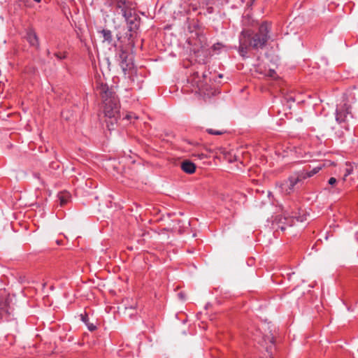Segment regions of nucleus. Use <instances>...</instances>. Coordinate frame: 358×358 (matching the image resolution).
<instances>
[{"label":"nucleus","mask_w":358,"mask_h":358,"mask_svg":"<svg viewBox=\"0 0 358 358\" xmlns=\"http://www.w3.org/2000/svg\"><path fill=\"white\" fill-rule=\"evenodd\" d=\"M7 302L3 299H0V319L4 315L8 314Z\"/></svg>","instance_id":"16"},{"label":"nucleus","mask_w":358,"mask_h":358,"mask_svg":"<svg viewBox=\"0 0 358 358\" xmlns=\"http://www.w3.org/2000/svg\"><path fill=\"white\" fill-rule=\"evenodd\" d=\"M283 213V217L277 216L275 222L273 223V225H275L277 229H280L282 231L286 229L287 226L292 227L294 224L295 220L302 222L306 220L305 215H298L299 213L289 209L285 210Z\"/></svg>","instance_id":"3"},{"label":"nucleus","mask_w":358,"mask_h":358,"mask_svg":"<svg viewBox=\"0 0 358 358\" xmlns=\"http://www.w3.org/2000/svg\"><path fill=\"white\" fill-rule=\"evenodd\" d=\"M25 38L31 46L34 47L36 49L39 48L40 44L38 37L33 28H29L27 30Z\"/></svg>","instance_id":"10"},{"label":"nucleus","mask_w":358,"mask_h":358,"mask_svg":"<svg viewBox=\"0 0 358 358\" xmlns=\"http://www.w3.org/2000/svg\"><path fill=\"white\" fill-rule=\"evenodd\" d=\"M353 171L352 167H347L345 171L343 180H345V178L350 176Z\"/></svg>","instance_id":"20"},{"label":"nucleus","mask_w":358,"mask_h":358,"mask_svg":"<svg viewBox=\"0 0 358 358\" xmlns=\"http://www.w3.org/2000/svg\"><path fill=\"white\" fill-rule=\"evenodd\" d=\"M348 116L353 117L351 113V106L349 104L345 103L343 105L337 106L336 110V120L338 124L345 123Z\"/></svg>","instance_id":"6"},{"label":"nucleus","mask_w":358,"mask_h":358,"mask_svg":"<svg viewBox=\"0 0 358 358\" xmlns=\"http://www.w3.org/2000/svg\"><path fill=\"white\" fill-rule=\"evenodd\" d=\"M101 33L105 41L110 43L113 41L112 32L108 29H103Z\"/></svg>","instance_id":"17"},{"label":"nucleus","mask_w":358,"mask_h":358,"mask_svg":"<svg viewBox=\"0 0 358 358\" xmlns=\"http://www.w3.org/2000/svg\"><path fill=\"white\" fill-rule=\"evenodd\" d=\"M58 199L61 206L66 205L71 199V195L68 192H61L58 194Z\"/></svg>","instance_id":"13"},{"label":"nucleus","mask_w":358,"mask_h":358,"mask_svg":"<svg viewBox=\"0 0 358 358\" xmlns=\"http://www.w3.org/2000/svg\"><path fill=\"white\" fill-rule=\"evenodd\" d=\"M124 119H127L128 120H131L132 119H137V116L135 115L134 113H127L125 117H124Z\"/></svg>","instance_id":"21"},{"label":"nucleus","mask_w":358,"mask_h":358,"mask_svg":"<svg viewBox=\"0 0 358 358\" xmlns=\"http://www.w3.org/2000/svg\"><path fill=\"white\" fill-rule=\"evenodd\" d=\"M188 30L189 32H194L201 42L205 41V34L203 27L198 19H192L188 21Z\"/></svg>","instance_id":"7"},{"label":"nucleus","mask_w":358,"mask_h":358,"mask_svg":"<svg viewBox=\"0 0 358 358\" xmlns=\"http://www.w3.org/2000/svg\"><path fill=\"white\" fill-rule=\"evenodd\" d=\"M181 169L187 174H192L196 171V165L189 160H184L180 164Z\"/></svg>","instance_id":"12"},{"label":"nucleus","mask_w":358,"mask_h":358,"mask_svg":"<svg viewBox=\"0 0 358 358\" xmlns=\"http://www.w3.org/2000/svg\"><path fill=\"white\" fill-rule=\"evenodd\" d=\"M206 132L210 135H222L226 133L225 130H215L213 129H207Z\"/></svg>","instance_id":"18"},{"label":"nucleus","mask_w":358,"mask_h":358,"mask_svg":"<svg viewBox=\"0 0 358 358\" xmlns=\"http://www.w3.org/2000/svg\"><path fill=\"white\" fill-rule=\"evenodd\" d=\"M128 24V29L130 31H136L140 25V18L137 16H132L131 11L127 16L124 17Z\"/></svg>","instance_id":"11"},{"label":"nucleus","mask_w":358,"mask_h":358,"mask_svg":"<svg viewBox=\"0 0 358 358\" xmlns=\"http://www.w3.org/2000/svg\"><path fill=\"white\" fill-rule=\"evenodd\" d=\"M321 166H317L316 167H314L310 171L303 169L301 171V173H303V176H304L305 179H307L308 178L313 176L315 174L317 173L321 170Z\"/></svg>","instance_id":"14"},{"label":"nucleus","mask_w":358,"mask_h":358,"mask_svg":"<svg viewBox=\"0 0 358 358\" xmlns=\"http://www.w3.org/2000/svg\"><path fill=\"white\" fill-rule=\"evenodd\" d=\"M54 55L57 57V59H58L59 60H62L67 57V52H55L54 54Z\"/></svg>","instance_id":"19"},{"label":"nucleus","mask_w":358,"mask_h":358,"mask_svg":"<svg viewBox=\"0 0 358 358\" xmlns=\"http://www.w3.org/2000/svg\"><path fill=\"white\" fill-rule=\"evenodd\" d=\"M328 183L331 186H334L337 183V180L335 178L331 177L329 179Z\"/></svg>","instance_id":"23"},{"label":"nucleus","mask_w":358,"mask_h":358,"mask_svg":"<svg viewBox=\"0 0 358 358\" xmlns=\"http://www.w3.org/2000/svg\"><path fill=\"white\" fill-rule=\"evenodd\" d=\"M36 2L39 3L41 0H34Z\"/></svg>","instance_id":"29"},{"label":"nucleus","mask_w":358,"mask_h":358,"mask_svg":"<svg viewBox=\"0 0 358 358\" xmlns=\"http://www.w3.org/2000/svg\"><path fill=\"white\" fill-rule=\"evenodd\" d=\"M196 87L199 88V90H200L202 87H203V84H202V82L201 81H196Z\"/></svg>","instance_id":"25"},{"label":"nucleus","mask_w":358,"mask_h":358,"mask_svg":"<svg viewBox=\"0 0 358 358\" xmlns=\"http://www.w3.org/2000/svg\"><path fill=\"white\" fill-rule=\"evenodd\" d=\"M211 9H212V8H208V12H209V13H211V12H212V11H211Z\"/></svg>","instance_id":"27"},{"label":"nucleus","mask_w":358,"mask_h":358,"mask_svg":"<svg viewBox=\"0 0 358 358\" xmlns=\"http://www.w3.org/2000/svg\"><path fill=\"white\" fill-rule=\"evenodd\" d=\"M194 76H196V78H199V73L198 72L194 73Z\"/></svg>","instance_id":"26"},{"label":"nucleus","mask_w":358,"mask_h":358,"mask_svg":"<svg viewBox=\"0 0 358 358\" xmlns=\"http://www.w3.org/2000/svg\"><path fill=\"white\" fill-rule=\"evenodd\" d=\"M332 129L334 131V138L335 140L341 143H344L345 141V133L348 131V126L338 124L336 127H334Z\"/></svg>","instance_id":"9"},{"label":"nucleus","mask_w":358,"mask_h":358,"mask_svg":"<svg viewBox=\"0 0 358 358\" xmlns=\"http://www.w3.org/2000/svg\"><path fill=\"white\" fill-rule=\"evenodd\" d=\"M80 319L86 324L89 331H94L96 329V325L89 322V317L86 313L80 315Z\"/></svg>","instance_id":"15"},{"label":"nucleus","mask_w":358,"mask_h":358,"mask_svg":"<svg viewBox=\"0 0 358 358\" xmlns=\"http://www.w3.org/2000/svg\"><path fill=\"white\" fill-rule=\"evenodd\" d=\"M96 90L101 98L106 123L109 130L114 129L120 115V101L112 87L107 84L99 83Z\"/></svg>","instance_id":"2"},{"label":"nucleus","mask_w":358,"mask_h":358,"mask_svg":"<svg viewBox=\"0 0 358 358\" xmlns=\"http://www.w3.org/2000/svg\"><path fill=\"white\" fill-rule=\"evenodd\" d=\"M272 24L268 21L262 22L256 31L251 29H243L239 35L238 53L247 57L249 49L259 50L267 45L271 38Z\"/></svg>","instance_id":"1"},{"label":"nucleus","mask_w":358,"mask_h":358,"mask_svg":"<svg viewBox=\"0 0 358 358\" xmlns=\"http://www.w3.org/2000/svg\"><path fill=\"white\" fill-rule=\"evenodd\" d=\"M211 9H212V8H208V12H209V13H211V12H212V11H211Z\"/></svg>","instance_id":"28"},{"label":"nucleus","mask_w":358,"mask_h":358,"mask_svg":"<svg viewBox=\"0 0 358 358\" xmlns=\"http://www.w3.org/2000/svg\"><path fill=\"white\" fill-rule=\"evenodd\" d=\"M222 47V45L221 43H217L212 46V48L214 50H220Z\"/></svg>","instance_id":"24"},{"label":"nucleus","mask_w":358,"mask_h":358,"mask_svg":"<svg viewBox=\"0 0 358 358\" xmlns=\"http://www.w3.org/2000/svg\"><path fill=\"white\" fill-rule=\"evenodd\" d=\"M110 5H114L116 9H119L123 17L127 16L131 10L129 9V2L127 0H110Z\"/></svg>","instance_id":"8"},{"label":"nucleus","mask_w":358,"mask_h":358,"mask_svg":"<svg viewBox=\"0 0 358 358\" xmlns=\"http://www.w3.org/2000/svg\"><path fill=\"white\" fill-rule=\"evenodd\" d=\"M306 180L301 171H297L288 177L280 185V189L285 194H291L298 189Z\"/></svg>","instance_id":"4"},{"label":"nucleus","mask_w":358,"mask_h":358,"mask_svg":"<svg viewBox=\"0 0 358 358\" xmlns=\"http://www.w3.org/2000/svg\"><path fill=\"white\" fill-rule=\"evenodd\" d=\"M203 78H206V75L205 73L203 74Z\"/></svg>","instance_id":"31"},{"label":"nucleus","mask_w":358,"mask_h":358,"mask_svg":"<svg viewBox=\"0 0 358 358\" xmlns=\"http://www.w3.org/2000/svg\"><path fill=\"white\" fill-rule=\"evenodd\" d=\"M119 57L120 59V64L124 74H127V71L132 73L134 70V64L129 53L127 50H121Z\"/></svg>","instance_id":"5"},{"label":"nucleus","mask_w":358,"mask_h":358,"mask_svg":"<svg viewBox=\"0 0 358 358\" xmlns=\"http://www.w3.org/2000/svg\"><path fill=\"white\" fill-rule=\"evenodd\" d=\"M265 75L266 76L273 78L276 75V72L275 71V70L269 69L268 73H266Z\"/></svg>","instance_id":"22"},{"label":"nucleus","mask_w":358,"mask_h":358,"mask_svg":"<svg viewBox=\"0 0 358 358\" xmlns=\"http://www.w3.org/2000/svg\"><path fill=\"white\" fill-rule=\"evenodd\" d=\"M203 156H204V155L201 154L200 158L202 159Z\"/></svg>","instance_id":"30"}]
</instances>
